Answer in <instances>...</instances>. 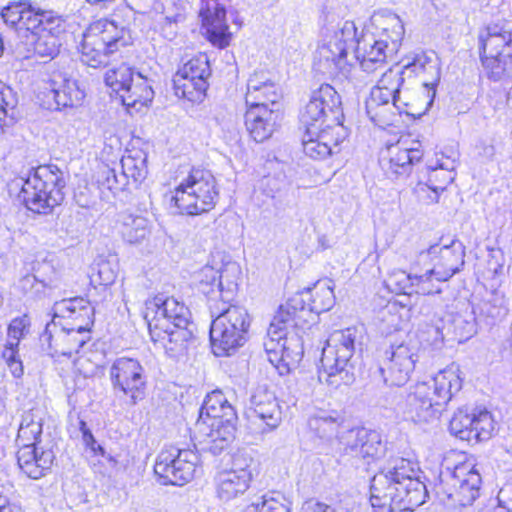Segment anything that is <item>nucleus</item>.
<instances>
[{"instance_id": "22", "label": "nucleus", "mask_w": 512, "mask_h": 512, "mask_svg": "<svg viewBox=\"0 0 512 512\" xmlns=\"http://www.w3.org/2000/svg\"><path fill=\"white\" fill-rule=\"evenodd\" d=\"M420 257H429L433 262L432 272L438 282H446L461 271L465 263V247L458 240L448 245L434 244L427 252H421Z\"/></svg>"}, {"instance_id": "55", "label": "nucleus", "mask_w": 512, "mask_h": 512, "mask_svg": "<svg viewBox=\"0 0 512 512\" xmlns=\"http://www.w3.org/2000/svg\"><path fill=\"white\" fill-rule=\"evenodd\" d=\"M28 2H11L2 9L1 16L4 22L15 30L19 29Z\"/></svg>"}, {"instance_id": "12", "label": "nucleus", "mask_w": 512, "mask_h": 512, "mask_svg": "<svg viewBox=\"0 0 512 512\" xmlns=\"http://www.w3.org/2000/svg\"><path fill=\"white\" fill-rule=\"evenodd\" d=\"M276 323L274 316L267 331L264 349L269 362L277 369L280 375L288 374L296 368L303 357V343L297 334L289 335V329L302 328L304 325H293L288 322Z\"/></svg>"}, {"instance_id": "4", "label": "nucleus", "mask_w": 512, "mask_h": 512, "mask_svg": "<svg viewBox=\"0 0 512 512\" xmlns=\"http://www.w3.org/2000/svg\"><path fill=\"white\" fill-rule=\"evenodd\" d=\"M133 18L134 12L124 7L111 19H100L91 24L83 34L80 45L81 61L93 68L108 65L110 56L121 46L129 44Z\"/></svg>"}, {"instance_id": "54", "label": "nucleus", "mask_w": 512, "mask_h": 512, "mask_svg": "<svg viewBox=\"0 0 512 512\" xmlns=\"http://www.w3.org/2000/svg\"><path fill=\"white\" fill-rule=\"evenodd\" d=\"M42 17L43 21L40 32L51 36H56L57 38L61 39V36L65 32L66 28L65 19L53 11L43 12Z\"/></svg>"}, {"instance_id": "52", "label": "nucleus", "mask_w": 512, "mask_h": 512, "mask_svg": "<svg viewBox=\"0 0 512 512\" xmlns=\"http://www.w3.org/2000/svg\"><path fill=\"white\" fill-rule=\"evenodd\" d=\"M30 319L22 315L12 319L8 326V340L5 347L18 348L20 340L29 331Z\"/></svg>"}, {"instance_id": "61", "label": "nucleus", "mask_w": 512, "mask_h": 512, "mask_svg": "<svg viewBox=\"0 0 512 512\" xmlns=\"http://www.w3.org/2000/svg\"><path fill=\"white\" fill-rule=\"evenodd\" d=\"M491 301L485 304V311L488 316L494 319L502 318L507 314V307L503 296L495 295Z\"/></svg>"}, {"instance_id": "3", "label": "nucleus", "mask_w": 512, "mask_h": 512, "mask_svg": "<svg viewBox=\"0 0 512 512\" xmlns=\"http://www.w3.org/2000/svg\"><path fill=\"white\" fill-rule=\"evenodd\" d=\"M371 29L362 33L353 47L355 58L367 73L381 69L389 54L395 53L405 30L400 17L389 11H378L371 16Z\"/></svg>"}, {"instance_id": "29", "label": "nucleus", "mask_w": 512, "mask_h": 512, "mask_svg": "<svg viewBox=\"0 0 512 512\" xmlns=\"http://www.w3.org/2000/svg\"><path fill=\"white\" fill-rule=\"evenodd\" d=\"M282 98L278 84L267 71H255L247 81L246 106L276 105Z\"/></svg>"}, {"instance_id": "43", "label": "nucleus", "mask_w": 512, "mask_h": 512, "mask_svg": "<svg viewBox=\"0 0 512 512\" xmlns=\"http://www.w3.org/2000/svg\"><path fill=\"white\" fill-rule=\"evenodd\" d=\"M123 180L131 178L134 182L143 181L148 173L147 154L142 150H132L121 158Z\"/></svg>"}, {"instance_id": "25", "label": "nucleus", "mask_w": 512, "mask_h": 512, "mask_svg": "<svg viewBox=\"0 0 512 512\" xmlns=\"http://www.w3.org/2000/svg\"><path fill=\"white\" fill-rule=\"evenodd\" d=\"M199 17L208 40L215 46L229 45L231 33L226 22V10L217 0H201Z\"/></svg>"}, {"instance_id": "35", "label": "nucleus", "mask_w": 512, "mask_h": 512, "mask_svg": "<svg viewBox=\"0 0 512 512\" xmlns=\"http://www.w3.org/2000/svg\"><path fill=\"white\" fill-rule=\"evenodd\" d=\"M344 416L334 409H316L308 418L309 430L319 439L331 442L338 438Z\"/></svg>"}, {"instance_id": "13", "label": "nucleus", "mask_w": 512, "mask_h": 512, "mask_svg": "<svg viewBox=\"0 0 512 512\" xmlns=\"http://www.w3.org/2000/svg\"><path fill=\"white\" fill-rule=\"evenodd\" d=\"M343 119L341 97L329 84H323L312 92L300 115L305 128L343 125Z\"/></svg>"}, {"instance_id": "58", "label": "nucleus", "mask_w": 512, "mask_h": 512, "mask_svg": "<svg viewBox=\"0 0 512 512\" xmlns=\"http://www.w3.org/2000/svg\"><path fill=\"white\" fill-rule=\"evenodd\" d=\"M34 270V279L44 286H52L57 279V271L50 261L38 262Z\"/></svg>"}, {"instance_id": "59", "label": "nucleus", "mask_w": 512, "mask_h": 512, "mask_svg": "<svg viewBox=\"0 0 512 512\" xmlns=\"http://www.w3.org/2000/svg\"><path fill=\"white\" fill-rule=\"evenodd\" d=\"M493 512H512V484H506L499 490Z\"/></svg>"}, {"instance_id": "27", "label": "nucleus", "mask_w": 512, "mask_h": 512, "mask_svg": "<svg viewBox=\"0 0 512 512\" xmlns=\"http://www.w3.org/2000/svg\"><path fill=\"white\" fill-rule=\"evenodd\" d=\"M411 68L418 77L422 78L425 109L427 111L435 98L436 87L440 81V60L434 52H422L417 54L413 61L406 66Z\"/></svg>"}, {"instance_id": "32", "label": "nucleus", "mask_w": 512, "mask_h": 512, "mask_svg": "<svg viewBox=\"0 0 512 512\" xmlns=\"http://www.w3.org/2000/svg\"><path fill=\"white\" fill-rule=\"evenodd\" d=\"M55 455L41 446L20 447L17 461L20 469L30 478L39 479L51 468Z\"/></svg>"}, {"instance_id": "42", "label": "nucleus", "mask_w": 512, "mask_h": 512, "mask_svg": "<svg viewBox=\"0 0 512 512\" xmlns=\"http://www.w3.org/2000/svg\"><path fill=\"white\" fill-rule=\"evenodd\" d=\"M149 233V221L145 217L128 213L121 215V234L126 242L140 243Z\"/></svg>"}, {"instance_id": "15", "label": "nucleus", "mask_w": 512, "mask_h": 512, "mask_svg": "<svg viewBox=\"0 0 512 512\" xmlns=\"http://www.w3.org/2000/svg\"><path fill=\"white\" fill-rule=\"evenodd\" d=\"M418 353V342L411 338L401 344L391 345L385 351V357L379 368L385 384L389 386L406 384L419 359Z\"/></svg>"}, {"instance_id": "63", "label": "nucleus", "mask_w": 512, "mask_h": 512, "mask_svg": "<svg viewBox=\"0 0 512 512\" xmlns=\"http://www.w3.org/2000/svg\"><path fill=\"white\" fill-rule=\"evenodd\" d=\"M104 174L106 175V186L108 189H117L119 184L125 185L124 181L118 179L114 169L107 168Z\"/></svg>"}, {"instance_id": "36", "label": "nucleus", "mask_w": 512, "mask_h": 512, "mask_svg": "<svg viewBox=\"0 0 512 512\" xmlns=\"http://www.w3.org/2000/svg\"><path fill=\"white\" fill-rule=\"evenodd\" d=\"M255 417L266 425L263 432L277 428L282 419V411L273 392L258 388L251 397Z\"/></svg>"}, {"instance_id": "5", "label": "nucleus", "mask_w": 512, "mask_h": 512, "mask_svg": "<svg viewBox=\"0 0 512 512\" xmlns=\"http://www.w3.org/2000/svg\"><path fill=\"white\" fill-rule=\"evenodd\" d=\"M355 328L337 330L330 334L322 349L318 378L333 389L350 385L355 380L352 357L355 351Z\"/></svg>"}, {"instance_id": "24", "label": "nucleus", "mask_w": 512, "mask_h": 512, "mask_svg": "<svg viewBox=\"0 0 512 512\" xmlns=\"http://www.w3.org/2000/svg\"><path fill=\"white\" fill-rule=\"evenodd\" d=\"M454 162L436 159L431 161L427 168L429 171L427 182H419L414 188L419 200L426 204L438 202L439 195L454 180Z\"/></svg>"}, {"instance_id": "53", "label": "nucleus", "mask_w": 512, "mask_h": 512, "mask_svg": "<svg viewBox=\"0 0 512 512\" xmlns=\"http://www.w3.org/2000/svg\"><path fill=\"white\" fill-rule=\"evenodd\" d=\"M197 278L199 280L202 292L206 294L212 293L214 295L213 299H216V283L218 280V275L217 265L212 263V257L210 258L209 262L197 273Z\"/></svg>"}, {"instance_id": "64", "label": "nucleus", "mask_w": 512, "mask_h": 512, "mask_svg": "<svg viewBox=\"0 0 512 512\" xmlns=\"http://www.w3.org/2000/svg\"><path fill=\"white\" fill-rule=\"evenodd\" d=\"M0 512H21V509L13 504H10L7 497L0 493Z\"/></svg>"}, {"instance_id": "8", "label": "nucleus", "mask_w": 512, "mask_h": 512, "mask_svg": "<svg viewBox=\"0 0 512 512\" xmlns=\"http://www.w3.org/2000/svg\"><path fill=\"white\" fill-rule=\"evenodd\" d=\"M212 316L216 315L210 328L212 351L217 357L233 354L246 342L250 326V316L244 307L231 305L214 311L210 305Z\"/></svg>"}, {"instance_id": "9", "label": "nucleus", "mask_w": 512, "mask_h": 512, "mask_svg": "<svg viewBox=\"0 0 512 512\" xmlns=\"http://www.w3.org/2000/svg\"><path fill=\"white\" fill-rule=\"evenodd\" d=\"M218 198L219 191L212 173L192 169L175 188L172 200L180 213L193 216L212 210Z\"/></svg>"}, {"instance_id": "6", "label": "nucleus", "mask_w": 512, "mask_h": 512, "mask_svg": "<svg viewBox=\"0 0 512 512\" xmlns=\"http://www.w3.org/2000/svg\"><path fill=\"white\" fill-rule=\"evenodd\" d=\"M65 185L64 173L57 166H39L24 180L21 197L29 210L48 214L64 200Z\"/></svg>"}, {"instance_id": "7", "label": "nucleus", "mask_w": 512, "mask_h": 512, "mask_svg": "<svg viewBox=\"0 0 512 512\" xmlns=\"http://www.w3.org/2000/svg\"><path fill=\"white\" fill-rule=\"evenodd\" d=\"M453 468L447 466L441 473L439 493L446 496L448 505L466 507L474 503L480 495L482 478L476 459L460 454Z\"/></svg>"}, {"instance_id": "45", "label": "nucleus", "mask_w": 512, "mask_h": 512, "mask_svg": "<svg viewBox=\"0 0 512 512\" xmlns=\"http://www.w3.org/2000/svg\"><path fill=\"white\" fill-rule=\"evenodd\" d=\"M89 303L82 297L63 299L53 306L54 318H77L78 316L87 315Z\"/></svg>"}, {"instance_id": "40", "label": "nucleus", "mask_w": 512, "mask_h": 512, "mask_svg": "<svg viewBox=\"0 0 512 512\" xmlns=\"http://www.w3.org/2000/svg\"><path fill=\"white\" fill-rule=\"evenodd\" d=\"M188 326H180L176 323L159 336L153 332H149V334L153 342H160L168 353L176 355L185 351L187 342L192 338V332Z\"/></svg>"}, {"instance_id": "56", "label": "nucleus", "mask_w": 512, "mask_h": 512, "mask_svg": "<svg viewBox=\"0 0 512 512\" xmlns=\"http://www.w3.org/2000/svg\"><path fill=\"white\" fill-rule=\"evenodd\" d=\"M45 10H37L35 11L31 4L28 3L27 9L24 12L21 24L19 26L18 32L22 30L31 33V38L35 37L37 32H40L42 27L43 17L42 14Z\"/></svg>"}, {"instance_id": "16", "label": "nucleus", "mask_w": 512, "mask_h": 512, "mask_svg": "<svg viewBox=\"0 0 512 512\" xmlns=\"http://www.w3.org/2000/svg\"><path fill=\"white\" fill-rule=\"evenodd\" d=\"M109 376L115 393L127 396L132 405L145 395L147 377L141 363L134 358H117L110 367Z\"/></svg>"}, {"instance_id": "44", "label": "nucleus", "mask_w": 512, "mask_h": 512, "mask_svg": "<svg viewBox=\"0 0 512 512\" xmlns=\"http://www.w3.org/2000/svg\"><path fill=\"white\" fill-rule=\"evenodd\" d=\"M228 409L234 408L223 392L220 390L212 391L204 399L199 420L225 418Z\"/></svg>"}, {"instance_id": "11", "label": "nucleus", "mask_w": 512, "mask_h": 512, "mask_svg": "<svg viewBox=\"0 0 512 512\" xmlns=\"http://www.w3.org/2000/svg\"><path fill=\"white\" fill-rule=\"evenodd\" d=\"M330 280L318 281L312 288L295 294L281 305L276 313V323L289 322L304 325L311 313L320 314L330 310L335 303V295Z\"/></svg>"}, {"instance_id": "2", "label": "nucleus", "mask_w": 512, "mask_h": 512, "mask_svg": "<svg viewBox=\"0 0 512 512\" xmlns=\"http://www.w3.org/2000/svg\"><path fill=\"white\" fill-rule=\"evenodd\" d=\"M462 382L459 366L453 363L440 370L430 381L411 386L405 395L398 397L395 409L415 424L433 422L462 389Z\"/></svg>"}, {"instance_id": "10", "label": "nucleus", "mask_w": 512, "mask_h": 512, "mask_svg": "<svg viewBox=\"0 0 512 512\" xmlns=\"http://www.w3.org/2000/svg\"><path fill=\"white\" fill-rule=\"evenodd\" d=\"M481 61L487 76L499 81L512 72V29L490 24L479 33Z\"/></svg>"}, {"instance_id": "46", "label": "nucleus", "mask_w": 512, "mask_h": 512, "mask_svg": "<svg viewBox=\"0 0 512 512\" xmlns=\"http://www.w3.org/2000/svg\"><path fill=\"white\" fill-rule=\"evenodd\" d=\"M136 73L137 72L126 64H121L119 67L106 72L105 82L120 95L131 81L133 82Z\"/></svg>"}, {"instance_id": "34", "label": "nucleus", "mask_w": 512, "mask_h": 512, "mask_svg": "<svg viewBox=\"0 0 512 512\" xmlns=\"http://www.w3.org/2000/svg\"><path fill=\"white\" fill-rule=\"evenodd\" d=\"M212 263L217 265V296L230 299L237 290L241 268L237 262L222 252L212 253Z\"/></svg>"}, {"instance_id": "39", "label": "nucleus", "mask_w": 512, "mask_h": 512, "mask_svg": "<svg viewBox=\"0 0 512 512\" xmlns=\"http://www.w3.org/2000/svg\"><path fill=\"white\" fill-rule=\"evenodd\" d=\"M338 55L325 43L318 46L314 56V68L319 73L330 78H347L350 73V64L346 60L345 65L338 63Z\"/></svg>"}, {"instance_id": "21", "label": "nucleus", "mask_w": 512, "mask_h": 512, "mask_svg": "<svg viewBox=\"0 0 512 512\" xmlns=\"http://www.w3.org/2000/svg\"><path fill=\"white\" fill-rule=\"evenodd\" d=\"M211 75L208 56L199 54L180 68L175 76L176 93L189 101H201L208 88L207 79Z\"/></svg>"}, {"instance_id": "62", "label": "nucleus", "mask_w": 512, "mask_h": 512, "mask_svg": "<svg viewBox=\"0 0 512 512\" xmlns=\"http://www.w3.org/2000/svg\"><path fill=\"white\" fill-rule=\"evenodd\" d=\"M301 512H336V510L325 503L310 499L303 503Z\"/></svg>"}, {"instance_id": "23", "label": "nucleus", "mask_w": 512, "mask_h": 512, "mask_svg": "<svg viewBox=\"0 0 512 512\" xmlns=\"http://www.w3.org/2000/svg\"><path fill=\"white\" fill-rule=\"evenodd\" d=\"M343 125L325 128H305L302 138L303 152L310 158L322 160L338 150L339 144L346 138Z\"/></svg>"}, {"instance_id": "26", "label": "nucleus", "mask_w": 512, "mask_h": 512, "mask_svg": "<svg viewBox=\"0 0 512 512\" xmlns=\"http://www.w3.org/2000/svg\"><path fill=\"white\" fill-rule=\"evenodd\" d=\"M344 445L347 454L367 460L377 459L386 451L381 435L366 428L350 429L344 438Z\"/></svg>"}, {"instance_id": "17", "label": "nucleus", "mask_w": 512, "mask_h": 512, "mask_svg": "<svg viewBox=\"0 0 512 512\" xmlns=\"http://www.w3.org/2000/svg\"><path fill=\"white\" fill-rule=\"evenodd\" d=\"M189 317L188 308L173 297L158 295L146 301L144 319L149 332L157 336L176 323L180 326L189 325Z\"/></svg>"}, {"instance_id": "20", "label": "nucleus", "mask_w": 512, "mask_h": 512, "mask_svg": "<svg viewBox=\"0 0 512 512\" xmlns=\"http://www.w3.org/2000/svg\"><path fill=\"white\" fill-rule=\"evenodd\" d=\"M237 415L234 409L226 411L225 418L198 420L196 433L203 450L217 455L224 451L235 438Z\"/></svg>"}, {"instance_id": "19", "label": "nucleus", "mask_w": 512, "mask_h": 512, "mask_svg": "<svg viewBox=\"0 0 512 512\" xmlns=\"http://www.w3.org/2000/svg\"><path fill=\"white\" fill-rule=\"evenodd\" d=\"M88 340L89 331L84 326L60 327L54 317L50 323H47L45 331L40 336L43 350L53 358L71 357L74 353H78Z\"/></svg>"}, {"instance_id": "28", "label": "nucleus", "mask_w": 512, "mask_h": 512, "mask_svg": "<svg viewBox=\"0 0 512 512\" xmlns=\"http://www.w3.org/2000/svg\"><path fill=\"white\" fill-rule=\"evenodd\" d=\"M423 157L419 142H413L411 146L406 141L399 140L396 144L387 148V156L380 160L382 169L389 177L407 173L410 167L419 162Z\"/></svg>"}, {"instance_id": "48", "label": "nucleus", "mask_w": 512, "mask_h": 512, "mask_svg": "<svg viewBox=\"0 0 512 512\" xmlns=\"http://www.w3.org/2000/svg\"><path fill=\"white\" fill-rule=\"evenodd\" d=\"M34 46V53L39 57L54 58L59 53L61 39L45 33L37 32L31 38Z\"/></svg>"}, {"instance_id": "50", "label": "nucleus", "mask_w": 512, "mask_h": 512, "mask_svg": "<svg viewBox=\"0 0 512 512\" xmlns=\"http://www.w3.org/2000/svg\"><path fill=\"white\" fill-rule=\"evenodd\" d=\"M386 287L397 294H412V272L407 273L404 270H394L385 279Z\"/></svg>"}, {"instance_id": "49", "label": "nucleus", "mask_w": 512, "mask_h": 512, "mask_svg": "<svg viewBox=\"0 0 512 512\" xmlns=\"http://www.w3.org/2000/svg\"><path fill=\"white\" fill-rule=\"evenodd\" d=\"M412 282V294L430 295L441 292L440 282L436 280L432 267L422 274L412 273Z\"/></svg>"}, {"instance_id": "57", "label": "nucleus", "mask_w": 512, "mask_h": 512, "mask_svg": "<svg viewBox=\"0 0 512 512\" xmlns=\"http://www.w3.org/2000/svg\"><path fill=\"white\" fill-rule=\"evenodd\" d=\"M403 82L404 78L402 76V71L399 68H390L383 73L376 86L395 95H400V87Z\"/></svg>"}, {"instance_id": "33", "label": "nucleus", "mask_w": 512, "mask_h": 512, "mask_svg": "<svg viewBox=\"0 0 512 512\" xmlns=\"http://www.w3.org/2000/svg\"><path fill=\"white\" fill-rule=\"evenodd\" d=\"M49 89L58 109L80 106L85 98V91L78 81L62 73L52 75Z\"/></svg>"}, {"instance_id": "60", "label": "nucleus", "mask_w": 512, "mask_h": 512, "mask_svg": "<svg viewBox=\"0 0 512 512\" xmlns=\"http://www.w3.org/2000/svg\"><path fill=\"white\" fill-rule=\"evenodd\" d=\"M2 356L11 373L15 377H20L23 374V367L20 359L18 358V348L4 347Z\"/></svg>"}, {"instance_id": "30", "label": "nucleus", "mask_w": 512, "mask_h": 512, "mask_svg": "<svg viewBox=\"0 0 512 512\" xmlns=\"http://www.w3.org/2000/svg\"><path fill=\"white\" fill-rule=\"evenodd\" d=\"M252 473L248 465L241 466L234 461L230 469L217 473L215 477L216 493L219 499L230 501L244 494L249 488Z\"/></svg>"}, {"instance_id": "1", "label": "nucleus", "mask_w": 512, "mask_h": 512, "mask_svg": "<svg viewBox=\"0 0 512 512\" xmlns=\"http://www.w3.org/2000/svg\"><path fill=\"white\" fill-rule=\"evenodd\" d=\"M417 461L392 457L374 475L370 502L376 512L413 511L428 496Z\"/></svg>"}, {"instance_id": "31", "label": "nucleus", "mask_w": 512, "mask_h": 512, "mask_svg": "<svg viewBox=\"0 0 512 512\" xmlns=\"http://www.w3.org/2000/svg\"><path fill=\"white\" fill-rule=\"evenodd\" d=\"M245 126L251 137L258 143L268 139L274 132L280 118L277 109L266 106H247Z\"/></svg>"}, {"instance_id": "18", "label": "nucleus", "mask_w": 512, "mask_h": 512, "mask_svg": "<svg viewBox=\"0 0 512 512\" xmlns=\"http://www.w3.org/2000/svg\"><path fill=\"white\" fill-rule=\"evenodd\" d=\"M495 422L487 409H458L449 423L452 435L467 442L478 443L492 436Z\"/></svg>"}, {"instance_id": "14", "label": "nucleus", "mask_w": 512, "mask_h": 512, "mask_svg": "<svg viewBox=\"0 0 512 512\" xmlns=\"http://www.w3.org/2000/svg\"><path fill=\"white\" fill-rule=\"evenodd\" d=\"M198 464L199 456L195 451L170 448L159 453L154 472L162 484L182 486L194 477Z\"/></svg>"}, {"instance_id": "47", "label": "nucleus", "mask_w": 512, "mask_h": 512, "mask_svg": "<svg viewBox=\"0 0 512 512\" xmlns=\"http://www.w3.org/2000/svg\"><path fill=\"white\" fill-rule=\"evenodd\" d=\"M390 100H392V104L396 107H399V103H402L400 95H395L385 89H381V87L375 86L371 90L370 97L366 102V110L372 121H376L378 116L377 112L372 114L373 110L379 106L389 104ZM403 104L407 105L405 102Z\"/></svg>"}, {"instance_id": "37", "label": "nucleus", "mask_w": 512, "mask_h": 512, "mask_svg": "<svg viewBox=\"0 0 512 512\" xmlns=\"http://www.w3.org/2000/svg\"><path fill=\"white\" fill-rule=\"evenodd\" d=\"M122 103L132 113L140 112L142 108L148 107L154 98V91L150 80L141 73H136L133 82L120 93Z\"/></svg>"}, {"instance_id": "41", "label": "nucleus", "mask_w": 512, "mask_h": 512, "mask_svg": "<svg viewBox=\"0 0 512 512\" xmlns=\"http://www.w3.org/2000/svg\"><path fill=\"white\" fill-rule=\"evenodd\" d=\"M42 418L32 411L24 413L18 429L16 442L20 447L40 446Z\"/></svg>"}, {"instance_id": "51", "label": "nucleus", "mask_w": 512, "mask_h": 512, "mask_svg": "<svg viewBox=\"0 0 512 512\" xmlns=\"http://www.w3.org/2000/svg\"><path fill=\"white\" fill-rule=\"evenodd\" d=\"M244 512H290V507L285 499L262 496L249 504Z\"/></svg>"}, {"instance_id": "38", "label": "nucleus", "mask_w": 512, "mask_h": 512, "mask_svg": "<svg viewBox=\"0 0 512 512\" xmlns=\"http://www.w3.org/2000/svg\"><path fill=\"white\" fill-rule=\"evenodd\" d=\"M333 52L338 55V63L346 64L347 53L349 49H353L357 41V28L354 22L345 21L331 34L324 39Z\"/></svg>"}]
</instances>
